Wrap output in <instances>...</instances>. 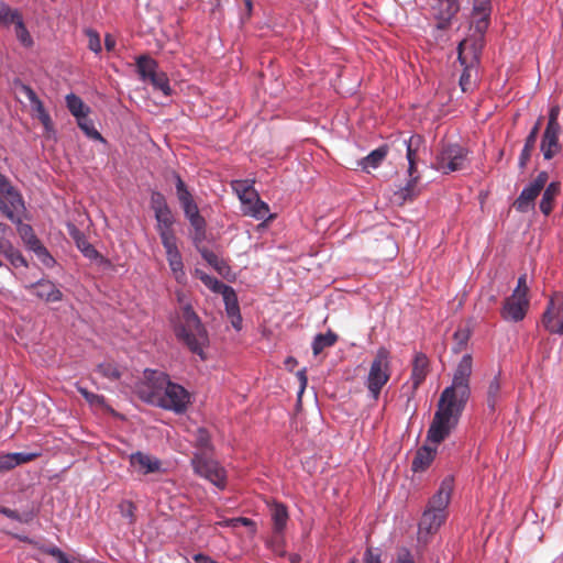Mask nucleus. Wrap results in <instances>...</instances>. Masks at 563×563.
I'll use <instances>...</instances> for the list:
<instances>
[{
    "label": "nucleus",
    "instance_id": "obj_56",
    "mask_svg": "<svg viewBox=\"0 0 563 563\" xmlns=\"http://www.w3.org/2000/svg\"><path fill=\"white\" fill-rule=\"evenodd\" d=\"M155 220H176L170 207L154 212Z\"/></svg>",
    "mask_w": 563,
    "mask_h": 563
},
{
    "label": "nucleus",
    "instance_id": "obj_44",
    "mask_svg": "<svg viewBox=\"0 0 563 563\" xmlns=\"http://www.w3.org/2000/svg\"><path fill=\"white\" fill-rule=\"evenodd\" d=\"M14 33L16 40L23 47L31 48L34 45V40L25 26L24 21H20V23L15 25Z\"/></svg>",
    "mask_w": 563,
    "mask_h": 563
},
{
    "label": "nucleus",
    "instance_id": "obj_23",
    "mask_svg": "<svg viewBox=\"0 0 563 563\" xmlns=\"http://www.w3.org/2000/svg\"><path fill=\"white\" fill-rule=\"evenodd\" d=\"M541 121H542V118H539L537 120V122L531 128L530 132L528 133V135L525 140L523 147H522L519 158H518V166L520 169H525L528 162L530 161L531 152L536 146V142H537L539 131L541 128Z\"/></svg>",
    "mask_w": 563,
    "mask_h": 563
},
{
    "label": "nucleus",
    "instance_id": "obj_61",
    "mask_svg": "<svg viewBox=\"0 0 563 563\" xmlns=\"http://www.w3.org/2000/svg\"><path fill=\"white\" fill-rule=\"evenodd\" d=\"M239 523L242 526L249 527V526L253 525V521L245 517L233 518V519H230L229 521H227V525L233 526V527H236Z\"/></svg>",
    "mask_w": 563,
    "mask_h": 563
},
{
    "label": "nucleus",
    "instance_id": "obj_48",
    "mask_svg": "<svg viewBox=\"0 0 563 563\" xmlns=\"http://www.w3.org/2000/svg\"><path fill=\"white\" fill-rule=\"evenodd\" d=\"M471 336V331L468 328H459L454 334L453 338L456 341V347L454 349V352L461 351L463 347L466 346L468 340Z\"/></svg>",
    "mask_w": 563,
    "mask_h": 563
},
{
    "label": "nucleus",
    "instance_id": "obj_30",
    "mask_svg": "<svg viewBox=\"0 0 563 563\" xmlns=\"http://www.w3.org/2000/svg\"><path fill=\"white\" fill-rule=\"evenodd\" d=\"M240 199L244 203L249 205L245 213L251 216L252 218L256 220H269L273 218V214L269 212L268 205L261 200L258 197H256L254 201L244 200L242 196H240Z\"/></svg>",
    "mask_w": 563,
    "mask_h": 563
},
{
    "label": "nucleus",
    "instance_id": "obj_31",
    "mask_svg": "<svg viewBox=\"0 0 563 563\" xmlns=\"http://www.w3.org/2000/svg\"><path fill=\"white\" fill-rule=\"evenodd\" d=\"M131 464L140 466L145 474L158 471L161 466V462L157 459L142 452H136L131 455Z\"/></svg>",
    "mask_w": 563,
    "mask_h": 563
},
{
    "label": "nucleus",
    "instance_id": "obj_60",
    "mask_svg": "<svg viewBox=\"0 0 563 563\" xmlns=\"http://www.w3.org/2000/svg\"><path fill=\"white\" fill-rule=\"evenodd\" d=\"M15 189L9 181V179L0 173V196L5 192Z\"/></svg>",
    "mask_w": 563,
    "mask_h": 563
},
{
    "label": "nucleus",
    "instance_id": "obj_24",
    "mask_svg": "<svg viewBox=\"0 0 563 563\" xmlns=\"http://www.w3.org/2000/svg\"><path fill=\"white\" fill-rule=\"evenodd\" d=\"M419 179L420 175L408 177L406 184L404 186H400L394 192L396 200L400 205L413 200L420 194V189L418 188Z\"/></svg>",
    "mask_w": 563,
    "mask_h": 563
},
{
    "label": "nucleus",
    "instance_id": "obj_27",
    "mask_svg": "<svg viewBox=\"0 0 563 563\" xmlns=\"http://www.w3.org/2000/svg\"><path fill=\"white\" fill-rule=\"evenodd\" d=\"M0 252L14 267L27 266V261L22 253L5 238H0Z\"/></svg>",
    "mask_w": 563,
    "mask_h": 563
},
{
    "label": "nucleus",
    "instance_id": "obj_28",
    "mask_svg": "<svg viewBox=\"0 0 563 563\" xmlns=\"http://www.w3.org/2000/svg\"><path fill=\"white\" fill-rule=\"evenodd\" d=\"M561 191L559 181H551L544 189L539 203L540 211L545 216H550L553 209V201Z\"/></svg>",
    "mask_w": 563,
    "mask_h": 563
},
{
    "label": "nucleus",
    "instance_id": "obj_22",
    "mask_svg": "<svg viewBox=\"0 0 563 563\" xmlns=\"http://www.w3.org/2000/svg\"><path fill=\"white\" fill-rule=\"evenodd\" d=\"M542 191L541 188H539L533 183H529L527 186L523 187L520 195L515 201V207L519 212H528L529 210L534 208V200Z\"/></svg>",
    "mask_w": 563,
    "mask_h": 563
},
{
    "label": "nucleus",
    "instance_id": "obj_43",
    "mask_svg": "<svg viewBox=\"0 0 563 563\" xmlns=\"http://www.w3.org/2000/svg\"><path fill=\"white\" fill-rule=\"evenodd\" d=\"M96 371L104 378L111 382L119 380L121 378V372L117 365L108 362H103L97 365Z\"/></svg>",
    "mask_w": 563,
    "mask_h": 563
},
{
    "label": "nucleus",
    "instance_id": "obj_49",
    "mask_svg": "<svg viewBox=\"0 0 563 563\" xmlns=\"http://www.w3.org/2000/svg\"><path fill=\"white\" fill-rule=\"evenodd\" d=\"M150 206L151 209L155 212L157 210L168 207V203L165 196L161 191L153 190L151 192Z\"/></svg>",
    "mask_w": 563,
    "mask_h": 563
},
{
    "label": "nucleus",
    "instance_id": "obj_5",
    "mask_svg": "<svg viewBox=\"0 0 563 563\" xmlns=\"http://www.w3.org/2000/svg\"><path fill=\"white\" fill-rule=\"evenodd\" d=\"M176 220H156V231L165 249L166 260L170 272L178 284L187 283L181 253L177 245V236L174 231Z\"/></svg>",
    "mask_w": 563,
    "mask_h": 563
},
{
    "label": "nucleus",
    "instance_id": "obj_2",
    "mask_svg": "<svg viewBox=\"0 0 563 563\" xmlns=\"http://www.w3.org/2000/svg\"><path fill=\"white\" fill-rule=\"evenodd\" d=\"M177 301L181 305V321L174 324L176 339L188 350L206 360L205 346L209 343V334L199 316L195 312L190 301L186 300L183 291H176Z\"/></svg>",
    "mask_w": 563,
    "mask_h": 563
},
{
    "label": "nucleus",
    "instance_id": "obj_54",
    "mask_svg": "<svg viewBox=\"0 0 563 563\" xmlns=\"http://www.w3.org/2000/svg\"><path fill=\"white\" fill-rule=\"evenodd\" d=\"M45 553L53 556L58 563H66V554L57 547L53 545L45 549Z\"/></svg>",
    "mask_w": 563,
    "mask_h": 563
},
{
    "label": "nucleus",
    "instance_id": "obj_57",
    "mask_svg": "<svg viewBox=\"0 0 563 563\" xmlns=\"http://www.w3.org/2000/svg\"><path fill=\"white\" fill-rule=\"evenodd\" d=\"M194 231L207 229L206 219L202 216L187 219Z\"/></svg>",
    "mask_w": 563,
    "mask_h": 563
},
{
    "label": "nucleus",
    "instance_id": "obj_14",
    "mask_svg": "<svg viewBox=\"0 0 563 563\" xmlns=\"http://www.w3.org/2000/svg\"><path fill=\"white\" fill-rule=\"evenodd\" d=\"M0 211L13 223L23 219L26 208L21 194L16 190H10L0 196Z\"/></svg>",
    "mask_w": 563,
    "mask_h": 563
},
{
    "label": "nucleus",
    "instance_id": "obj_55",
    "mask_svg": "<svg viewBox=\"0 0 563 563\" xmlns=\"http://www.w3.org/2000/svg\"><path fill=\"white\" fill-rule=\"evenodd\" d=\"M78 247L81 250L82 254L90 260L99 255L98 251L88 242H82L81 244L78 242Z\"/></svg>",
    "mask_w": 563,
    "mask_h": 563
},
{
    "label": "nucleus",
    "instance_id": "obj_12",
    "mask_svg": "<svg viewBox=\"0 0 563 563\" xmlns=\"http://www.w3.org/2000/svg\"><path fill=\"white\" fill-rule=\"evenodd\" d=\"M544 329L552 333L563 335V295L554 300L551 298L542 316Z\"/></svg>",
    "mask_w": 563,
    "mask_h": 563
},
{
    "label": "nucleus",
    "instance_id": "obj_13",
    "mask_svg": "<svg viewBox=\"0 0 563 563\" xmlns=\"http://www.w3.org/2000/svg\"><path fill=\"white\" fill-rule=\"evenodd\" d=\"M493 0H473V22L472 27L476 40L484 41L485 33L489 26L493 11Z\"/></svg>",
    "mask_w": 563,
    "mask_h": 563
},
{
    "label": "nucleus",
    "instance_id": "obj_36",
    "mask_svg": "<svg viewBox=\"0 0 563 563\" xmlns=\"http://www.w3.org/2000/svg\"><path fill=\"white\" fill-rule=\"evenodd\" d=\"M338 340V335L329 330L327 333H318L311 344L314 355L320 354L324 349L332 346Z\"/></svg>",
    "mask_w": 563,
    "mask_h": 563
},
{
    "label": "nucleus",
    "instance_id": "obj_26",
    "mask_svg": "<svg viewBox=\"0 0 563 563\" xmlns=\"http://www.w3.org/2000/svg\"><path fill=\"white\" fill-rule=\"evenodd\" d=\"M388 154V147L387 145H382L375 150H373L368 155L361 158L358 161V166L362 168V170L368 173L369 169H376L380 166L383 161L386 158Z\"/></svg>",
    "mask_w": 563,
    "mask_h": 563
},
{
    "label": "nucleus",
    "instance_id": "obj_53",
    "mask_svg": "<svg viewBox=\"0 0 563 563\" xmlns=\"http://www.w3.org/2000/svg\"><path fill=\"white\" fill-rule=\"evenodd\" d=\"M455 486H454V476L453 475H446L438 489L437 493H453Z\"/></svg>",
    "mask_w": 563,
    "mask_h": 563
},
{
    "label": "nucleus",
    "instance_id": "obj_4",
    "mask_svg": "<svg viewBox=\"0 0 563 563\" xmlns=\"http://www.w3.org/2000/svg\"><path fill=\"white\" fill-rule=\"evenodd\" d=\"M484 41L474 40L471 44L463 41L457 46V60L463 70L459 85L463 92H472L478 79V66Z\"/></svg>",
    "mask_w": 563,
    "mask_h": 563
},
{
    "label": "nucleus",
    "instance_id": "obj_20",
    "mask_svg": "<svg viewBox=\"0 0 563 563\" xmlns=\"http://www.w3.org/2000/svg\"><path fill=\"white\" fill-rule=\"evenodd\" d=\"M429 358L423 352H416L412 360L410 380L412 389L417 390L429 373Z\"/></svg>",
    "mask_w": 563,
    "mask_h": 563
},
{
    "label": "nucleus",
    "instance_id": "obj_41",
    "mask_svg": "<svg viewBox=\"0 0 563 563\" xmlns=\"http://www.w3.org/2000/svg\"><path fill=\"white\" fill-rule=\"evenodd\" d=\"M199 252L202 258L216 271H218V273L222 274L225 269L229 268L228 264L223 260L219 258L214 252L207 249L199 250Z\"/></svg>",
    "mask_w": 563,
    "mask_h": 563
},
{
    "label": "nucleus",
    "instance_id": "obj_6",
    "mask_svg": "<svg viewBox=\"0 0 563 563\" xmlns=\"http://www.w3.org/2000/svg\"><path fill=\"white\" fill-rule=\"evenodd\" d=\"M390 354L386 347H379L371 364L365 385L373 400H377L382 388L389 380Z\"/></svg>",
    "mask_w": 563,
    "mask_h": 563
},
{
    "label": "nucleus",
    "instance_id": "obj_32",
    "mask_svg": "<svg viewBox=\"0 0 563 563\" xmlns=\"http://www.w3.org/2000/svg\"><path fill=\"white\" fill-rule=\"evenodd\" d=\"M0 512L13 520L19 521V522L29 523L36 516V508L33 505L30 507L23 508V509L22 508L10 509V508L0 506Z\"/></svg>",
    "mask_w": 563,
    "mask_h": 563
},
{
    "label": "nucleus",
    "instance_id": "obj_38",
    "mask_svg": "<svg viewBox=\"0 0 563 563\" xmlns=\"http://www.w3.org/2000/svg\"><path fill=\"white\" fill-rule=\"evenodd\" d=\"M225 312L229 318L240 314V306L235 290L231 287L222 294Z\"/></svg>",
    "mask_w": 563,
    "mask_h": 563
},
{
    "label": "nucleus",
    "instance_id": "obj_39",
    "mask_svg": "<svg viewBox=\"0 0 563 563\" xmlns=\"http://www.w3.org/2000/svg\"><path fill=\"white\" fill-rule=\"evenodd\" d=\"M77 120V124L79 129L85 133V135L91 140L99 141L104 143L106 140L101 135V133L95 128L93 122L90 119H87V117H81Z\"/></svg>",
    "mask_w": 563,
    "mask_h": 563
},
{
    "label": "nucleus",
    "instance_id": "obj_9",
    "mask_svg": "<svg viewBox=\"0 0 563 563\" xmlns=\"http://www.w3.org/2000/svg\"><path fill=\"white\" fill-rule=\"evenodd\" d=\"M163 391L153 405L176 415H183L187 411L190 394L185 387L172 382Z\"/></svg>",
    "mask_w": 563,
    "mask_h": 563
},
{
    "label": "nucleus",
    "instance_id": "obj_17",
    "mask_svg": "<svg viewBox=\"0 0 563 563\" xmlns=\"http://www.w3.org/2000/svg\"><path fill=\"white\" fill-rule=\"evenodd\" d=\"M14 86L20 89L21 92L25 95V97L29 99L32 110L35 112L36 118L40 120V122L43 124L44 129L46 131H49L52 129V119L49 113L46 111L44 103L42 100L37 97L36 92L33 90V88L24 82H22L20 79L14 80Z\"/></svg>",
    "mask_w": 563,
    "mask_h": 563
},
{
    "label": "nucleus",
    "instance_id": "obj_64",
    "mask_svg": "<svg viewBox=\"0 0 563 563\" xmlns=\"http://www.w3.org/2000/svg\"><path fill=\"white\" fill-rule=\"evenodd\" d=\"M364 563H380L379 554H374L372 549L368 548L365 552Z\"/></svg>",
    "mask_w": 563,
    "mask_h": 563
},
{
    "label": "nucleus",
    "instance_id": "obj_35",
    "mask_svg": "<svg viewBox=\"0 0 563 563\" xmlns=\"http://www.w3.org/2000/svg\"><path fill=\"white\" fill-rule=\"evenodd\" d=\"M195 275L203 283L206 287H208L211 291L216 294H223L228 290V288H231V286L222 283L221 280L217 279L216 277L205 273L203 271L196 268Z\"/></svg>",
    "mask_w": 563,
    "mask_h": 563
},
{
    "label": "nucleus",
    "instance_id": "obj_59",
    "mask_svg": "<svg viewBox=\"0 0 563 563\" xmlns=\"http://www.w3.org/2000/svg\"><path fill=\"white\" fill-rule=\"evenodd\" d=\"M549 179V174L544 170L540 172L537 177L531 181L537 185L539 188L543 189Z\"/></svg>",
    "mask_w": 563,
    "mask_h": 563
},
{
    "label": "nucleus",
    "instance_id": "obj_1",
    "mask_svg": "<svg viewBox=\"0 0 563 563\" xmlns=\"http://www.w3.org/2000/svg\"><path fill=\"white\" fill-rule=\"evenodd\" d=\"M472 356L465 354L459 362L451 385L440 395L438 408L427 432V440L439 444L454 429L471 397L470 378L472 375Z\"/></svg>",
    "mask_w": 563,
    "mask_h": 563
},
{
    "label": "nucleus",
    "instance_id": "obj_7",
    "mask_svg": "<svg viewBox=\"0 0 563 563\" xmlns=\"http://www.w3.org/2000/svg\"><path fill=\"white\" fill-rule=\"evenodd\" d=\"M450 495H432L419 522V532L432 534L446 519Z\"/></svg>",
    "mask_w": 563,
    "mask_h": 563
},
{
    "label": "nucleus",
    "instance_id": "obj_58",
    "mask_svg": "<svg viewBox=\"0 0 563 563\" xmlns=\"http://www.w3.org/2000/svg\"><path fill=\"white\" fill-rule=\"evenodd\" d=\"M206 230L207 229L198 230V231H194V233H192L191 240H192L194 245L198 249V251L200 250L199 245L201 243H203V241L206 240Z\"/></svg>",
    "mask_w": 563,
    "mask_h": 563
},
{
    "label": "nucleus",
    "instance_id": "obj_3",
    "mask_svg": "<svg viewBox=\"0 0 563 563\" xmlns=\"http://www.w3.org/2000/svg\"><path fill=\"white\" fill-rule=\"evenodd\" d=\"M196 448L199 451L194 453L191 459L195 473L209 481L214 487L224 489L225 472L217 461L209 456L213 445L207 429L199 428L197 430Z\"/></svg>",
    "mask_w": 563,
    "mask_h": 563
},
{
    "label": "nucleus",
    "instance_id": "obj_25",
    "mask_svg": "<svg viewBox=\"0 0 563 563\" xmlns=\"http://www.w3.org/2000/svg\"><path fill=\"white\" fill-rule=\"evenodd\" d=\"M136 71L143 81H150L158 71L157 62L148 55H140L135 59Z\"/></svg>",
    "mask_w": 563,
    "mask_h": 563
},
{
    "label": "nucleus",
    "instance_id": "obj_63",
    "mask_svg": "<svg viewBox=\"0 0 563 563\" xmlns=\"http://www.w3.org/2000/svg\"><path fill=\"white\" fill-rule=\"evenodd\" d=\"M525 288H528V287L526 286V275H521V276L518 278L517 287L515 288V290H514V292H512V297H514V298L519 297V295L521 294V291H522Z\"/></svg>",
    "mask_w": 563,
    "mask_h": 563
},
{
    "label": "nucleus",
    "instance_id": "obj_15",
    "mask_svg": "<svg viewBox=\"0 0 563 563\" xmlns=\"http://www.w3.org/2000/svg\"><path fill=\"white\" fill-rule=\"evenodd\" d=\"M527 292L528 288H525L519 297L514 298L511 296L505 300L501 309V317L504 320L519 322L525 319L529 308Z\"/></svg>",
    "mask_w": 563,
    "mask_h": 563
},
{
    "label": "nucleus",
    "instance_id": "obj_33",
    "mask_svg": "<svg viewBox=\"0 0 563 563\" xmlns=\"http://www.w3.org/2000/svg\"><path fill=\"white\" fill-rule=\"evenodd\" d=\"M68 111L76 118L87 117L90 108L84 103L80 97L75 93H69L65 98Z\"/></svg>",
    "mask_w": 563,
    "mask_h": 563
},
{
    "label": "nucleus",
    "instance_id": "obj_40",
    "mask_svg": "<svg viewBox=\"0 0 563 563\" xmlns=\"http://www.w3.org/2000/svg\"><path fill=\"white\" fill-rule=\"evenodd\" d=\"M151 85L154 89L162 91L165 97H169L173 93V89L169 85V79L164 71H158L151 80Z\"/></svg>",
    "mask_w": 563,
    "mask_h": 563
},
{
    "label": "nucleus",
    "instance_id": "obj_8",
    "mask_svg": "<svg viewBox=\"0 0 563 563\" xmlns=\"http://www.w3.org/2000/svg\"><path fill=\"white\" fill-rule=\"evenodd\" d=\"M468 151L456 143H443L435 156L433 167L443 174L462 170L466 167Z\"/></svg>",
    "mask_w": 563,
    "mask_h": 563
},
{
    "label": "nucleus",
    "instance_id": "obj_10",
    "mask_svg": "<svg viewBox=\"0 0 563 563\" xmlns=\"http://www.w3.org/2000/svg\"><path fill=\"white\" fill-rule=\"evenodd\" d=\"M13 224H15L16 231L26 249L33 252L44 266L53 267L56 262L48 250L41 243L32 225L23 223V219H20V222H13Z\"/></svg>",
    "mask_w": 563,
    "mask_h": 563
},
{
    "label": "nucleus",
    "instance_id": "obj_45",
    "mask_svg": "<svg viewBox=\"0 0 563 563\" xmlns=\"http://www.w3.org/2000/svg\"><path fill=\"white\" fill-rule=\"evenodd\" d=\"M84 32L88 37V48L96 55H100L102 46L99 33L91 27L86 29Z\"/></svg>",
    "mask_w": 563,
    "mask_h": 563
},
{
    "label": "nucleus",
    "instance_id": "obj_21",
    "mask_svg": "<svg viewBox=\"0 0 563 563\" xmlns=\"http://www.w3.org/2000/svg\"><path fill=\"white\" fill-rule=\"evenodd\" d=\"M500 371L488 382L486 388V405L490 413H495L504 400V390L501 388Z\"/></svg>",
    "mask_w": 563,
    "mask_h": 563
},
{
    "label": "nucleus",
    "instance_id": "obj_50",
    "mask_svg": "<svg viewBox=\"0 0 563 563\" xmlns=\"http://www.w3.org/2000/svg\"><path fill=\"white\" fill-rule=\"evenodd\" d=\"M119 509H120L121 515L129 519L130 523H133L135 521V516H134L135 506L133 503H131L129 500H123L119 505Z\"/></svg>",
    "mask_w": 563,
    "mask_h": 563
},
{
    "label": "nucleus",
    "instance_id": "obj_42",
    "mask_svg": "<svg viewBox=\"0 0 563 563\" xmlns=\"http://www.w3.org/2000/svg\"><path fill=\"white\" fill-rule=\"evenodd\" d=\"M41 454L42 453L40 451L8 453L12 468H14L19 465L25 464L27 462H31V461L40 457Z\"/></svg>",
    "mask_w": 563,
    "mask_h": 563
},
{
    "label": "nucleus",
    "instance_id": "obj_34",
    "mask_svg": "<svg viewBox=\"0 0 563 563\" xmlns=\"http://www.w3.org/2000/svg\"><path fill=\"white\" fill-rule=\"evenodd\" d=\"M23 21L22 14L18 9H12L4 2H0V25L9 27L11 24L14 26Z\"/></svg>",
    "mask_w": 563,
    "mask_h": 563
},
{
    "label": "nucleus",
    "instance_id": "obj_47",
    "mask_svg": "<svg viewBox=\"0 0 563 563\" xmlns=\"http://www.w3.org/2000/svg\"><path fill=\"white\" fill-rule=\"evenodd\" d=\"M441 5L445 9L442 11V18L450 21L460 10L459 0H440Z\"/></svg>",
    "mask_w": 563,
    "mask_h": 563
},
{
    "label": "nucleus",
    "instance_id": "obj_46",
    "mask_svg": "<svg viewBox=\"0 0 563 563\" xmlns=\"http://www.w3.org/2000/svg\"><path fill=\"white\" fill-rule=\"evenodd\" d=\"M422 137L418 134H412L408 140H405L406 144V158L408 162L416 161L417 147L420 145Z\"/></svg>",
    "mask_w": 563,
    "mask_h": 563
},
{
    "label": "nucleus",
    "instance_id": "obj_11",
    "mask_svg": "<svg viewBox=\"0 0 563 563\" xmlns=\"http://www.w3.org/2000/svg\"><path fill=\"white\" fill-rule=\"evenodd\" d=\"M144 377L145 386L141 389V396L146 402L153 405L172 380L168 374L150 368L144 371Z\"/></svg>",
    "mask_w": 563,
    "mask_h": 563
},
{
    "label": "nucleus",
    "instance_id": "obj_18",
    "mask_svg": "<svg viewBox=\"0 0 563 563\" xmlns=\"http://www.w3.org/2000/svg\"><path fill=\"white\" fill-rule=\"evenodd\" d=\"M26 289H34V295L45 302H59L63 300V292L57 285L47 278H41L30 285Z\"/></svg>",
    "mask_w": 563,
    "mask_h": 563
},
{
    "label": "nucleus",
    "instance_id": "obj_62",
    "mask_svg": "<svg viewBox=\"0 0 563 563\" xmlns=\"http://www.w3.org/2000/svg\"><path fill=\"white\" fill-rule=\"evenodd\" d=\"M12 470L8 453L0 455V473Z\"/></svg>",
    "mask_w": 563,
    "mask_h": 563
},
{
    "label": "nucleus",
    "instance_id": "obj_37",
    "mask_svg": "<svg viewBox=\"0 0 563 563\" xmlns=\"http://www.w3.org/2000/svg\"><path fill=\"white\" fill-rule=\"evenodd\" d=\"M272 519L274 531L280 533L285 529L288 520L286 507L282 504H274L272 508Z\"/></svg>",
    "mask_w": 563,
    "mask_h": 563
},
{
    "label": "nucleus",
    "instance_id": "obj_19",
    "mask_svg": "<svg viewBox=\"0 0 563 563\" xmlns=\"http://www.w3.org/2000/svg\"><path fill=\"white\" fill-rule=\"evenodd\" d=\"M562 129L545 128L541 137L540 151L545 161L552 159L558 153L561 152L562 145L560 144L559 136Z\"/></svg>",
    "mask_w": 563,
    "mask_h": 563
},
{
    "label": "nucleus",
    "instance_id": "obj_16",
    "mask_svg": "<svg viewBox=\"0 0 563 563\" xmlns=\"http://www.w3.org/2000/svg\"><path fill=\"white\" fill-rule=\"evenodd\" d=\"M172 176L175 181L176 196L184 211L185 218L190 219L194 217L201 216L198 205L194 199V196L189 191L187 185L185 184L180 175L176 172H173Z\"/></svg>",
    "mask_w": 563,
    "mask_h": 563
},
{
    "label": "nucleus",
    "instance_id": "obj_51",
    "mask_svg": "<svg viewBox=\"0 0 563 563\" xmlns=\"http://www.w3.org/2000/svg\"><path fill=\"white\" fill-rule=\"evenodd\" d=\"M77 391L90 404H101L103 401V396L89 391L87 388L77 385Z\"/></svg>",
    "mask_w": 563,
    "mask_h": 563
},
{
    "label": "nucleus",
    "instance_id": "obj_29",
    "mask_svg": "<svg viewBox=\"0 0 563 563\" xmlns=\"http://www.w3.org/2000/svg\"><path fill=\"white\" fill-rule=\"evenodd\" d=\"M435 454V449H432L427 445L420 448L412 459L411 470L416 473L424 471L434 460Z\"/></svg>",
    "mask_w": 563,
    "mask_h": 563
},
{
    "label": "nucleus",
    "instance_id": "obj_52",
    "mask_svg": "<svg viewBox=\"0 0 563 563\" xmlns=\"http://www.w3.org/2000/svg\"><path fill=\"white\" fill-rule=\"evenodd\" d=\"M560 111L559 106H552L549 109L548 123L545 128L561 129V124L559 123Z\"/></svg>",
    "mask_w": 563,
    "mask_h": 563
}]
</instances>
